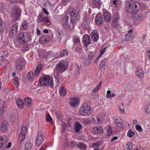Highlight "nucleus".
Masks as SVG:
<instances>
[{
  "instance_id": "nucleus-1",
  "label": "nucleus",
  "mask_w": 150,
  "mask_h": 150,
  "mask_svg": "<svg viewBox=\"0 0 150 150\" xmlns=\"http://www.w3.org/2000/svg\"><path fill=\"white\" fill-rule=\"evenodd\" d=\"M39 83L40 85L44 86H49L52 88L53 84L52 78L50 76H46L40 79Z\"/></svg>"
},
{
  "instance_id": "nucleus-2",
  "label": "nucleus",
  "mask_w": 150,
  "mask_h": 150,
  "mask_svg": "<svg viewBox=\"0 0 150 150\" xmlns=\"http://www.w3.org/2000/svg\"><path fill=\"white\" fill-rule=\"evenodd\" d=\"M67 62L61 60L56 65V71L58 74L62 73L67 70Z\"/></svg>"
},
{
  "instance_id": "nucleus-3",
  "label": "nucleus",
  "mask_w": 150,
  "mask_h": 150,
  "mask_svg": "<svg viewBox=\"0 0 150 150\" xmlns=\"http://www.w3.org/2000/svg\"><path fill=\"white\" fill-rule=\"evenodd\" d=\"M17 38L20 43L24 44L28 41L29 34L27 32H21L18 34Z\"/></svg>"
},
{
  "instance_id": "nucleus-4",
  "label": "nucleus",
  "mask_w": 150,
  "mask_h": 150,
  "mask_svg": "<svg viewBox=\"0 0 150 150\" xmlns=\"http://www.w3.org/2000/svg\"><path fill=\"white\" fill-rule=\"evenodd\" d=\"M79 113L83 116L89 115L92 112V110L90 106L86 104H84L79 110Z\"/></svg>"
},
{
  "instance_id": "nucleus-5",
  "label": "nucleus",
  "mask_w": 150,
  "mask_h": 150,
  "mask_svg": "<svg viewBox=\"0 0 150 150\" xmlns=\"http://www.w3.org/2000/svg\"><path fill=\"white\" fill-rule=\"evenodd\" d=\"M138 4V3L137 2L129 4L127 6H126V11L129 13L135 14L139 10Z\"/></svg>"
},
{
  "instance_id": "nucleus-6",
  "label": "nucleus",
  "mask_w": 150,
  "mask_h": 150,
  "mask_svg": "<svg viewBox=\"0 0 150 150\" xmlns=\"http://www.w3.org/2000/svg\"><path fill=\"white\" fill-rule=\"evenodd\" d=\"M68 12L71 17V20L74 21L79 18L80 16L79 13L75 11L72 7H70L68 9Z\"/></svg>"
},
{
  "instance_id": "nucleus-7",
  "label": "nucleus",
  "mask_w": 150,
  "mask_h": 150,
  "mask_svg": "<svg viewBox=\"0 0 150 150\" xmlns=\"http://www.w3.org/2000/svg\"><path fill=\"white\" fill-rule=\"evenodd\" d=\"M27 130L26 127L25 126H23L21 130V132L18 137V142L21 144L25 139V134Z\"/></svg>"
},
{
  "instance_id": "nucleus-8",
  "label": "nucleus",
  "mask_w": 150,
  "mask_h": 150,
  "mask_svg": "<svg viewBox=\"0 0 150 150\" xmlns=\"http://www.w3.org/2000/svg\"><path fill=\"white\" fill-rule=\"evenodd\" d=\"M43 133L42 132H38L36 137L35 142L36 145L37 146H40L42 143L43 139Z\"/></svg>"
},
{
  "instance_id": "nucleus-9",
  "label": "nucleus",
  "mask_w": 150,
  "mask_h": 150,
  "mask_svg": "<svg viewBox=\"0 0 150 150\" xmlns=\"http://www.w3.org/2000/svg\"><path fill=\"white\" fill-rule=\"evenodd\" d=\"M137 36V34L133 32L132 29H131L128 31L127 34L125 36V40L128 41L130 40Z\"/></svg>"
},
{
  "instance_id": "nucleus-10",
  "label": "nucleus",
  "mask_w": 150,
  "mask_h": 150,
  "mask_svg": "<svg viewBox=\"0 0 150 150\" xmlns=\"http://www.w3.org/2000/svg\"><path fill=\"white\" fill-rule=\"evenodd\" d=\"M8 141L7 136H4L0 137V150H4L5 146Z\"/></svg>"
},
{
  "instance_id": "nucleus-11",
  "label": "nucleus",
  "mask_w": 150,
  "mask_h": 150,
  "mask_svg": "<svg viewBox=\"0 0 150 150\" xmlns=\"http://www.w3.org/2000/svg\"><path fill=\"white\" fill-rule=\"evenodd\" d=\"M79 103V100L77 97H74L69 98V103L73 107H75L78 106Z\"/></svg>"
},
{
  "instance_id": "nucleus-12",
  "label": "nucleus",
  "mask_w": 150,
  "mask_h": 150,
  "mask_svg": "<svg viewBox=\"0 0 150 150\" xmlns=\"http://www.w3.org/2000/svg\"><path fill=\"white\" fill-rule=\"evenodd\" d=\"M94 55L95 54L93 52H89L88 56L86 58L83 62V64L85 66H88L90 64Z\"/></svg>"
},
{
  "instance_id": "nucleus-13",
  "label": "nucleus",
  "mask_w": 150,
  "mask_h": 150,
  "mask_svg": "<svg viewBox=\"0 0 150 150\" xmlns=\"http://www.w3.org/2000/svg\"><path fill=\"white\" fill-rule=\"evenodd\" d=\"M18 25L17 23L13 24L11 27L9 35L11 37L14 36L17 33L18 30Z\"/></svg>"
},
{
  "instance_id": "nucleus-14",
  "label": "nucleus",
  "mask_w": 150,
  "mask_h": 150,
  "mask_svg": "<svg viewBox=\"0 0 150 150\" xmlns=\"http://www.w3.org/2000/svg\"><path fill=\"white\" fill-rule=\"evenodd\" d=\"M68 18L69 17L67 16L64 15L61 20V22L65 29L69 28L70 27V25L69 22Z\"/></svg>"
},
{
  "instance_id": "nucleus-15",
  "label": "nucleus",
  "mask_w": 150,
  "mask_h": 150,
  "mask_svg": "<svg viewBox=\"0 0 150 150\" xmlns=\"http://www.w3.org/2000/svg\"><path fill=\"white\" fill-rule=\"evenodd\" d=\"M38 18L39 21L40 22L46 23H47L46 25H49L52 23L50 18L47 16L43 17L40 14L38 16Z\"/></svg>"
},
{
  "instance_id": "nucleus-16",
  "label": "nucleus",
  "mask_w": 150,
  "mask_h": 150,
  "mask_svg": "<svg viewBox=\"0 0 150 150\" xmlns=\"http://www.w3.org/2000/svg\"><path fill=\"white\" fill-rule=\"evenodd\" d=\"M21 13L20 9L17 7H15L12 11V16L17 18L21 16Z\"/></svg>"
},
{
  "instance_id": "nucleus-17",
  "label": "nucleus",
  "mask_w": 150,
  "mask_h": 150,
  "mask_svg": "<svg viewBox=\"0 0 150 150\" xmlns=\"http://www.w3.org/2000/svg\"><path fill=\"white\" fill-rule=\"evenodd\" d=\"M8 126L6 121H2L0 123V130L3 132H6L8 129Z\"/></svg>"
},
{
  "instance_id": "nucleus-18",
  "label": "nucleus",
  "mask_w": 150,
  "mask_h": 150,
  "mask_svg": "<svg viewBox=\"0 0 150 150\" xmlns=\"http://www.w3.org/2000/svg\"><path fill=\"white\" fill-rule=\"evenodd\" d=\"M24 64V61L22 58L18 59L16 63V69L20 70L23 68Z\"/></svg>"
},
{
  "instance_id": "nucleus-19",
  "label": "nucleus",
  "mask_w": 150,
  "mask_h": 150,
  "mask_svg": "<svg viewBox=\"0 0 150 150\" xmlns=\"http://www.w3.org/2000/svg\"><path fill=\"white\" fill-rule=\"evenodd\" d=\"M93 132L95 134H102L103 133V128L100 126H97L93 127L92 129Z\"/></svg>"
},
{
  "instance_id": "nucleus-20",
  "label": "nucleus",
  "mask_w": 150,
  "mask_h": 150,
  "mask_svg": "<svg viewBox=\"0 0 150 150\" xmlns=\"http://www.w3.org/2000/svg\"><path fill=\"white\" fill-rule=\"evenodd\" d=\"M83 42L84 46L87 47L91 43L89 36L88 35H84L83 38Z\"/></svg>"
},
{
  "instance_id": "nucleus-21",
  "label": "nucleus",
  "mask_w": 150,
  "mask_h": 150,
  "mask_svg": "<svg viewBox=\"0 0 150 150\" xmlns=\"http://www.w3.org/2000/svg\"><path fill=\"white\" fill-rule=\"evenodd\" d=\"M91 38L93 42H97L98 40V34L96 30L92 31L91 34Z\"/></svg>"
},
{
  "instance_id": "nucleus-22",
  "label": "nucleus",
  "mask_w": 150,
  "mask_h": 150,
  "mask_svg": "<svg viewBox=\"0 0 150 150\" xmlns=\"http://www.w3.org/2000/svg\"><path fill=\"white\" fill-rule=\"evenodd\" d=\"M112 26L115 27L118 24V22L119 19V16L117 14H114L112 16Z\"/></svg>"
},
{
  "instance_id": "nucleus-23",
  "label": "nucleus",
  "mask_w": 150,
  "mask_h": 150,
  "mask_svg": "<svg viewBox=\"0 0 150 150\" xmlns=\"http://www.w3.org/2000/svg\"><path fill=\"white\" fill-rule=\"evenodd\" d=\"M104 20L106 22H110L111 20V16L110 13L107 12H104L103 15Z\"/></svg>"
},
{
  "instance_id": "nucleus-24",
  "label": "nucleus",
  "mask_w": 150,
  "mask_h": 150,
  "mask_svg": "<svg viewBox=\"0 0 150 150\" xmlns=\"http://www.w3.org/2000/svg\"><path fill=\"white\" fill-rule=\"evenodd\" d=\"M42 65L41 64H39L37 67L35 71V76H37L39 75L40 72L42 69Z\"/></svg>"
},
{
  "instance_id": "nucleus-25",
  "label": "nucleus",
  "mask_w": 150,
  "mask_h": 150,
  "mask_svg": "<svg viewBox=\"0 0 150 150\" xmlns=\"http://www.w3.org/2000/svg\"><path fill=\"white\" fill-rule=\"evenodd\" d=\"M16 104L18 107L20 109H22L24 106V104L21 98H18L16 100Z\"/></svg>"
},
{
  "instance_id": "nucleus-26",
  "label": "nucleus",
  "mask_w": 150,
  "mask_h": 150,
  "mask_svg": "<svg viewBox=\"0 0 150 150\" xmlns=\"http://www.w3.org/2000/svg\"><path fill=\"white\" fill-rule=\"evenodd\" d=\"M82 128L81 124L79 122H76L74 125V130L76 133H79L80 130Z\"/></svg>"
},
{
  "instance_id": "nucleus-27",
  "label": "nucleus",
  "mask_w": 150,
  "mask_h": 150,
  "mask_svg": "<svg viewBox=\"0 0 150 150\" xmlns=\"http://www.w3.org/2000/svg\"><path fill=\"white\" fill-rule=\"evenodd\" d=\"M92 3L95 7L99 8L102 3L100 0H92Z\"/></svg>"
},
{
  "instance_id": "nucleus-28",
  "label": "nucleus",
  "mask_w": 150,
  "mask_h": 150,
  "mask_svg": "<svg viewBox=\"0 0 150 150\" xmlns=\"http://www.w3.org/2000/svg\"><path fill=\"white\" fill-rule=\"evenodd\" d=\"M142 17L141 15H138L134 16V24L137 25L139 23L140 21L142 19Z\"/></svg>"
},
{
  "instance_id": "nucleus-29",
  "label": "nucleus",
  "mask_w": 150,
  "mask_h": 150,
  "mask_svg": "<svg viewBox=\"0 0 150 150\" xmlns=\"http://www.w3.org/2000/svg\"><path fill=\"white\" fill-rule=\"evenodd\" d=\"M135 74L136 75L140 78H142L144 77V71L141 69H137Z\"/></svg>"
},
{
  "instance_id": "nucleus-30",
  "label": "nucleus",
  "mask_w": 150,
  "mask_h": 150,
  "mask_svg": "<svg viewBox=\"0 0 150 150\" xmlns=\"http://www.w3.org/2000/svg\"><path fill=\"white\" fill-rule=\"evenodd\" d=\"M24 100L25 105L27 107H30L32 105V100L30 98L26 97L25 98Z\"/></svg>"
},
{
  "instance_id": "nucleus-31",
  "label": "nucleus",
  "mask_w": 150,
  "mask_h": 150,
  "mask_svg": "<svg viewBox=\"0 0 150 150\" xmlns=\"http://www.w3.org/2000/svg\"><path fill=\"white\" fill-rule=\"evenodd\" d=\"M95 22L98 25H100L102 23L103 20L100 15H98L95 18Z\"/></svg>"
},
{
  "instance_id": "nucleus-32",
  "label": "nucleus",
  "mask_w": 150,
  "mask_h": 150,
  "mask_svg": "<svg viewBox=\"0 0 150 150\" xmlns=\"http://www.w3.org/2000/svg\"><path fill=\"white\" fill-rule=\"evenodd\" d=\"M32 146L31 143L29 142H26L24 146V150H31Z\"/></svg>"
},
{
  "instance_id": "nucleus-33",
  "label": "nucleus",
  "mask_w": 150,
  "mask_h": 150,
  "mask_svg": "<svg viewBox=\"0 0 150 150\" xmlns=\"http://www.w3.org/2000/svg\"><path fill=\"white\" fill-rule=\"evenodd\" d=\"M12 83L16 87H18L19 86V79L16 77H14L12 80Z\"/></svg>"
},
{
  "instance_id": "nucleus-34",
  "label": "nucleus",
  "mask_w": 150,
  "mask_h": 150,
  "mask_svg": "<svg viewBox=\"0 0 150 150\" xmlns=\"http://www.w3.org/2000/svg\"><path fill=\"white\" fill-rule=\"evenodd\" d=\"M77 147L81 149L82 150H86L87 149V146L83 143L79 144L77 145Z\"/></svg>"
},
{
  "instance_id": "nucleus-35",
  "label": "nucleus",
  "mask_w": 150,
  "mask_h": 150,
  "mask_svg": "<svg viewBox=\"0 0 150 150\" xmlns=\"http://www.w3.org/2000/svg\"><path fill=\"white\" fill-rule=\"evenodd\" d=\"M83 28L85 30H88L89 28V23H87L86 21H84L82 24Z\"/></svg>"
},
{
  "instance_id": "nucleus-36",
  "label": "nucleus",
  "mask_w": 150,
  "mask_h": 150,
  "mask_svg": "<svg viewBox=\"0 0 150 150\" xmlns=\"http://www.w3.org/2000/svg\"><path fill=\"white\" fill-rule=\"evenodd\" d=\"M59 93L60 95L63 96L66 94L67 91L63 87H61L59 89Z\"/></svg>"
},
{
  "instance_id": "nucleus-37",
  "label": "nucleus",
  "mask_w": 150,
  "mask_h": 150,
  "mask_svg": "<svg viewBox=\"0 0 150 150\" xmlns=\"http://www.w3.org/2000/svg\"><path fill=\"white\" fill-rule=\"evenodd\" d=\"M1 57L4 58L5 59L6 58L8 57V52L7 50H4L1 52L0 54Z\"/></svg>"
},
{
  "instance_id": "nucleus-38",
  "label": "nucleus",
  "mask_w": 150,
  "mask_h": 150,
  "mask_svg": "<svg viewBox=\"0 0 150 150\" xmlns=\"http://www.w3.org/2000/svg\"><path fill=\"white\" fill-rule=\"evenodd\" d=\"M49 40V39H47V37L46 36H42L39 39L40 42L42 44H45Z\"/></svg>"
},
{
  "instance_id": "nucleus-39",
  "label": "nucleus",
  "mask_w": 150,
  "mask_h": 150,
  "mask_svg": "<svg viewBox=\"0 0 150 150\" xmlns=\"http://www.w3.org/2000/svg\"><path fill=\"white\" fill-rule=\"evenodd\" d=\"M27 77L28 80L30 81L32 80L34 77L33 72L31 71L28 72V73Z\"/></svg>"
},
{
  "instance_id": "nucleus-40",
  "label": "nucleus",
  "mask_w": 150,
  "mask_h": 150,
  "mask_svg": "<svg viewBox=\"0 0 150 150\" xmlns=\"http://www.w3.org/2000/svg\"><path fill=\"white\" fill-rule=\"evenodd\" d=\"M48 53V52H47L45 50H42L40 53H39L38 55L39 57L42 58L47 57Z\"/></svg>"
},
{
  "instance_id": "nucleus-41",
  "label": "nucleus",
  "mask_w": 150,
  "mask_h": 150,
  "mask_svg": "<svg viewBox=\"0 0 150 150\" xmlns=\"http://www.w3.org/2000/svg\"><path fill=\"white\" fill-rule=\"evenodd\" d=\"M27 27V23L26 21H24L21 24V29L25 30L26 29Z\"/></svg>"
},
{
  "instance_id": "nucleus-42",
  "label": "nucleus",
  "mask_w": 150,
  "mask_h": 150,
  "mask_svg": "<svg viewBox=\"0 0 150 150\" xmlns=\"http://www.w3.org/2000/svg\"><path fill=\"white\" fill-rule=\"evenodd\" d=\"M119 110L122 114H125V106L123 103L120 104L119 106Z\"/></svg>"
},
{
  "instance_id": "nucleus-43",
  "label": "nucleus",
  "mask_w": 150,
  "mask_h": 150,
  "mask_svg": "<svg viewBox=\"0 0 150 150\" xmlns=\"http://www.w3.org/2000/svg\"><path fill=\"white\" fill-rule=\"evenodd\" d=\"M67 54L68 52L66 49L62 50L60 53V56L61 57H63L65 55H67Z\"/></svg>"
},
{
  "instance_id": "nucleus-44",
  "label": "nucleus",
  "mask_w": 150,
  "mask_h": 150,
  "mask_svg": "<svg viewBox=\"0 0 150 150\" xmlns=\"http://www.w3.org/2000/svg\"><path fill=\"white\" fill-rule=\"evenodd\" d=\"M73 39V42L74 43H78L80 42L79 38L77 36H74Z\"/></svg>"
},
{
  "instance_id": "nucleus-45",
  "label": "nucleus",
  "mask_w": 150,
  "mask_h": 150,
  "mask_svg": "<svg viewBox=\"0 0 150 150\" xmlns=\"http://www.w3.org/2000/svg\"><path fill=\"white\" fill-rule=\"evenodd\" d=\"M73 47H74L77 52L79 53H80L81 52H82L83 51V50H82L81 47L78 46L76 45V46L75 47V46L74 45Z\"/></svg>"
},
{
  "instance_id": "nucleus-46",
  "label": "nucleus",
  "mask_w": 150,
  "mask_h": 150,
  "mask_svg": "<svg viewBox=\"0 0 150 150\" xmlns=\"http://www.w3.org/2000/svg\"><path fill=\"white\" fill-rule=\"evenodd\" d=\"M144 112L147 114H150V105H146L144 110Z\"/></svg>"
},
{
  "instance_id": "nucleus-47",
  "label": "nucleus",
  "mask_w": 150,
  "mask_h": 150,
  "mask_svg": "<svg viewBox=\"0 0 150 150\" xmlns=\"http://www.w3.org/2000/svg\"><path fill=\"white\" fill-rule=\"evenodd\" d=\"M108 59L107 58H105L102 60L100 64V67H103L105 65L106 62L107 61Z\"/></svg>"
},
{
  "instance_id": "nucleus-48",
  "label": "nucleus",
  "mask_w": 150,
  "mask_h": 150,
  "mask_svg": "<svg viewBox=\"0 0 150 150\" xmlns=\"http://www.w3.org/2000/svg\"><path fill=\"white\" fill-rule=\"evenodd\" d=\"M46 119L48 122L50 123L52 122V118L50 115L49 113H47L46 115Z\"/></svg>"
},
{
  "instance_id": "nucleus-49",
  "label": "nucleus",
  "mask_w": 150,
  "mask_h": 150,
  "mask_svg": "<svg viewBox=\"0 0 150 150\" xmlns=\"http://www.w3.org/2000/svg\"><path fill=\"white\" fill-rule=\"evenodd\" d=\"M135 134L134 132H132L131 130H129L127 134V136L129 137H131L134 136Z\"/></svg>"
},
{
  "instance_id": "nucleus-50",
  "label": "nucleus",
  "mask_w": 150,
  "mask_h": 150,
  "mask_svg": "<svg viewBox=\"0 0 150 150\" xmlns=\"http://www.w3.org/2000/svg\"><path fill=\"white\" fill-rule=\"evenodd\" d=\"M135 128L137 130L140 132H142L143 130L141 126L140 125H136Z\"/></svg>"
},
{
  "instance_id": "nucleus-51",
  "label": "nucleus",
  "mask_w": 150,
  "mask_h": 150,
  "mask_svg": "<svg viewBox=\"0 0 150 150\" xmlns=\"http://www.w3.org/2000/svg\"><path fill=\"white\" fill-rule=\"evenodd\" d=\"M132 145L131 143L128 142L126 145V148L128 150H130L132 147Z\"/></svg>"
},
{
  "instance_id": "nucleus-52",
  "label": "nucleus",
  "mask_w": 150,
  "mask_h": 150,
  "mask_svg": "<svg viewBox=\"0 0 150 150\" xmlns=\"http://www.w3.org/2000/svg\"><path fill=\"white\" fill-rule=\"evenodd\" d=\"M54 54H53L52 52H48L47 54V57H53L54 56Z\"/></svg>"
},
{
  "instance_id": "nucleus-53",
  "label": "nucleus",
  "mask_w": 150,
  "mask_h": 150,
  "mask_svg": "<svg viewBox=\"0 0 150 150\" xmlns=\"http://www.w3.org/2000/svg\"><path fill=\"white\" fill-rule=\"evenodd\" d=\"M91 122V120L88 119H85L83 121V122L85 125L89 124H90Z\"/></svg>"
},
{
  "instance_id": "nucleus-54",
  "label": "nucleus",
  "mask_w": 150,
  "mask_h": 150,
  "mask_svg": "<svg viewBox=\"0 0 150 150\" xmlns=\"http://www.w3.org/2000/svg\"><path fill=\"white\" fill-rule=\"evenodd\" d=\"M30 49L29 46L27 45L23 47L22 49L23 51H27Z\"/></svg>"
},
{
  "instance_id": "nucleus-55",
  "label": "nucleus",
  "mask_w": 150,
  "mask_h": 150,
  "mask_svg": "<svg viewBox=\"0 0 150 150\" xmlns=\"http://www.w3.org/2000/svg\"><path fill=\"white\" fill-rule=\"evenodd\" d=\"M100 88V87H99V86L97 85L95 88H94L93 90V93L97 91Z\"/></svg>"
},
{
  "instance_id": "nucleus-56",
  "label": "nucleus",
  "mask_w": 150,
  "mask_h": 150,
  "mask_svg": "<svg viewBox=\"0 0 150 150\" xmlns=\"http://www.w3.org/2000/svg\"><path fill=\"white\" fill-rule=\"evenodd\" d=\"M79 56L82 59H84L86 57L85 55L84 54L83 51L82 52H81L79 53Z\"/></svg>"
},
{
  "instance_id": "nucleus-57",
  "label": "nucleus",
  "mask_w": 150,
  "mask_h": 150,
  "mask_svg": "<svg viewBox=\"0 0 150 150\" xmlns=\"http://www.w3.org/2000/svg\"><path fill=\"white\" fill-rule=\"evenodd\" d=\"M4 10V4H0V12H2Z\"/></svg>"
},
{
  "instance_id": "nucleus-58",
  "label": "nucleus",
  "mask_w": 150,
  "mask_h": 150,
  "mask_svg": "<svg viewBox=\"0 0 150 150\" xmlns=\"http://www.w3.org/2000/svg\"><path fill=\"white\" fill-rule=\"evenodd\" d=\"M11 142H9L7 144L6 146H5L4 150H6L7 149H8L11 147Z\"/></svg>"
},
{
  "instance_id": "nucleus-59",
  "label": "nucleus",
  "mask_w": 150,
  "mask_h": 150,
  "mask_svg": "<svg viewBox=\"0 0 150 150\" xmlns=\"http://www.w3.org/2000/svg\"><path fill=\"white\" fill-rule=\"evenodd\" d=\"M112 131V129L111 127H109L108 130V134L107 135L108 136H109L111 134V132Z\"/></svg>"
},
{
  "instance_id": "nucleus-60",
  "label": "nucleus",
  "mask_w": 150,
  "mask_h": 150,
  "mask_svg": "<svg viewBox=\"0 0 150 150\" xmlns=\"http://www.w3.org/2000/svg\"><path fill=\"white\" fill-rule=\"evenodd\" d=\"M61 125L62 127L64 128V130L63 131H64L65 130V129L66 127V124L64 122H62Z\"/></svg>"
},
{
  "instance_id": "nucleus-61",
  "label": "nucleus",
  "mask_w": 150,
  "mask_h": 150,
  "mask_svg": "<svg viewBox=\"0 0 150 150\" xmlns=\"http://www.w3.org/2000/svg\"><path fill=\"white\" fill-rule=\"evenodd\" d=\"M42 11H43V12L46 14V15H48L49 14V12L47 11V10L45 8H43L42 9Z\"/></svg>"
},
{
  "instance_id": "nucleus-62",
  "label": "nucleus",
  "mask_w": 150,
  "mask_h": 150,
  "mask_svg": "<svg viewBox=\"0 0 150 150\" xmlns=\"http://www.w3.org/2000/svg\"><path fill=\"white\" fill-rule=\"evenodd\" d=\"M117 0H114L112 1V4L114 5V7H116L117 6Z\"/></svg>"
},
{
  "instance_id": "nucleus-63",
  "label": "nucleus",
  "mask_w": 150,
  "mask_h": 150,
  "mask_svg": "<svg viewBox=\"0 0 150 150\" xmlns=\"http://www.w3.org/2000/svg\"><path fill=\"white\" fill-rule=\"evenodd\" d=\"M105 51V48L103 49H101L100 50V53H101V54H103Z\"/></svg>"
},
{
  "instance_id": "nucleus-64",
  "label": "nucleus",
  "mask_w": 150,
  "mask_h": 150,
  "mask_svg": "<svg viewBox=\"0 0 150 150\" xmlns=\"http://www.w3.org/2000/svg\"><path fill=\"white\" fill-rule=\"evenodd\" d=\"M117 138L118 137L117 136L113 137L112 138L110 141L112 142L115 140H116L117 139Z\"/></svg>"
}]
</instances>
